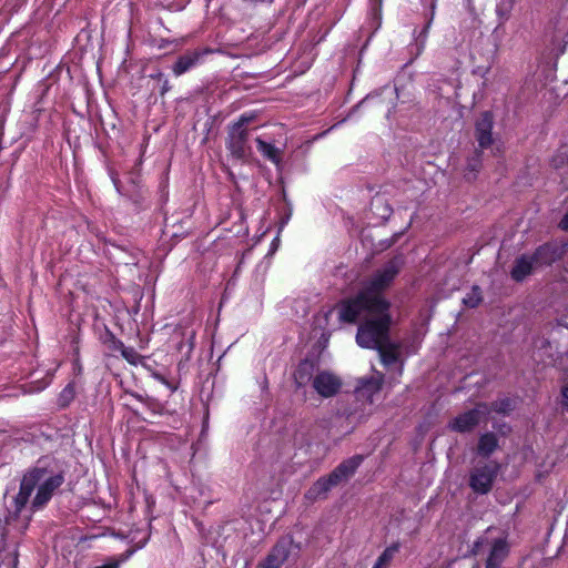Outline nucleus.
I'll return each instance as SVG.
<instances>
[{"mask_svg":"<svg viewBox=\"0 0 568 568\" xmlns=\"http://www.w3.org/2000/svg\"><path fill=\"white\" fill-rule=\"evenodd\" d=\"M63 483L64 476L62 473H54L39 466L29 469L23 475L19 493L13 499V511H9L3 521L0 519L1 534H6V526L16 520L30 504V514L24 518V523L20 527L21 530L26 529L31 515L43 509Z\"/></svg>","mask_w":568,"mask_h":568,"instance_id":"obj_2","label":"nucleus"},{"mask_svg":"<svg viewBox=\"0 0 568 568\" xmlns=\"http://www.w3.org/2000/svg\"><path fill=\"white\" fill-rule=\"evenodd\" d=\"M494 116L489 111L483 112L475 122V138L480 149L493 146L495 155L501 154L504 144L493 136Z\"/></svg>","mask_w":568,"mask_h":568,"instance_id":"obj_6","label":"nucleus"},{"mask_svg":"<svg viewBox=\"0 0 568 568\" xmlns=\"http://www.w3.org/2000/svg\"><path fill=\"white\" fill-rule=\"evenodd\" d=\"M498 446V438L494 433H485L478 440V454L485 457L491 455Z\"/></svg>","mask_w":568,"mask_h":568,"instance_id":"obj_18","label":"nucleus"},{"mask_svg":"<svg viewBox=\"0 0 568 568\" xmlns=\"http://www.w3.org/2000/svg\"><path fill=\"white\" fill-rule=\"evenodd\" d=\"M152 377L160 382L161 384L165 385L171 392H174L176 389V387L173 384H171L161 373L153 372Z\"/></svg>","mask_w":568,"mask_h":568,"instance_id":"obj_26","label":"nucleus"},{"mask_svg":"<svg viewBox=\"0 0 568 568\" xmlns=\"http://www.w3.org/2000/svg\"><path fill=\"white\" fill-rule=\"evenodd\" d=\"M403 265L400 257L396 256L386 262L369 278L363 282L359 292L336 305L341 323L353 324L361 317H369L376 311L389 308V302L383 292L390 286Z\"/></svg>","mask_w":568,"mask_h":568,"instance_id":"obj_1","label":"nucleus"},{"mask_svg":"<svg viewBox=\"0 0 568 568\" xmlns=\"http://www.w3.org/2000/svg\"><path fill=\"white\" fill-rule=\"evenodd\" d=\"M250 121L251 118L243 114L230 128L226 148L233 158L244 159L247 155L248 132L246 125Z\"/></svg>","mask_w":568,"mask_h":568,"instance_id":"obj_7","label":"nucleus"},{"mask_svg":"<svg viewBox=\"0 0 568 568\" xmlns=\"http://www.w3.org/2000/svg\"><path fill=\"white\" fill-rule=\"evenodd\" d=\"M487 551L486 568H500L508 556L507 538L494 528H488L474 544L473 552L480 555Z\"/></svg>","mask_w":568,"mask_h":568,"instance_id":"obj_4","label":"nucleus"},{"mask_svg":"<svg viewBox=\"0 0 568 568\" xmlns=\"http://www.w3.org/2000/svg\"><path fill=\"white\" fill-rule=\"evenodd\" d=\"M363 462V456H353L341 463L331 474L332 480L341 483L352 476Z\"/></svg>","mask_w":568,"mask_h":568,"instance_id":"obj_15","label":"nucleus"},{"mask_svg":"<svg viewBox=\"0 0 568 568\" xmlns=\"http://www.w3.org/2000/svg\"><path fill=\"white\" fill-rule=\"evenodd\" d=\"M481 302V292L479 287L474 286L471 292L468 293L464 298L463 303L468 307H476Z\"/></svg>","mask_w":568,"mask_h":568,"instance_id":"obj_21","label":"nucleus"},{"mask_svg":"<svg viewBox=\"0 0 568 568\" xmlns=\"http://www.w3.org/2000/svg\"><path fill=\"white\" fill-rule=\"evenodd\" d=\"M278 245H280V236L277 235L271 243V246H270V251H268V255H272L274 254L277 248H278Z\"/></svg>","mask_w":568,"mask_h":568,"instance_id":"obj_28","label":"nucleus"},{"mask_svg":"<svg viewBox=\"0 0 568 568\" xmlns=\"http://www.w3.org/2000/svg\"><path fill=\"white\" fill-rule=\"evenodd\" d=\"M498 474L497 465L476 466L469 476V486L477 494H487Z\"/></svg>","mask_w":568,"mask_h":568,"instance_id":"obj_10","label":"nucleus"},{"mask_svg":"<svg viewBox=\"0 0 568 568\" xmlns=\"http://www.w3.org/2000/svg\"><path fill=\"white\" fill-rule=\"evenodd\" d=\"M389 308L376 311L357 328L356 343L368 349H376L384 367L392 373L390 383H397L404 371L405 358L402 346L389 339Z\"/></svg>","mask_w":568,"mask_h":568,"instance_id":"obj_3","label":"nucleus"},{"mask_svg":"<svg viewBox=\"0 0 568 568\" xmlns=\"http://www.w3.org/2000/svg\"><path fill=\"white\" fill-rule=\"evenodd\" d=\"M537 266H536L532 254L531 255L523 254L515 261V264L511 268V277L517 282H521Z\"/></svg>","mask_w":568,"mask_h":568,"instance_id":"obj_14","label":"nucleus"},{"mask_svg":"<svg viewBox=\"0 0 568 568\" xmlns=\"http://www.w3.org/2000/svg\"><path fill=\"white\" fill-rule=\"evenodd\" d=\"M384 383V375L379 372H375V375L366 378H362L355 388V397L357 402H361L364 406L363 413L358 416V419L372 413V405L374 397L377 395Z\"/></svg>","mask_w":568,"mask_h":568,"instance_id":"obj_5","label":"nucleus"},{"mask_svg":"<svg viewBox=\"0 0 568 568\" xmlns=\"http://www.w3.org/2000/svg\"><path fill=\"white\" fill-rule=\"evenodd\" d=\"M148 538H145L142 542L136 545V547L128 549L125 552L121 554L119 557L109 558L103 565L95 566L93 568H120V565L125 562L131 556L138 550L143 548L146 545Z\"/></svg>","mask_w":568,"mask_h":568,"instance_id":"obj_19","label":"nucleus"},{"mask_svg":"<svg viewBox=\"0 0 568 568\" xmlns=\"http://www.w3.org/2000/svg\"><path fill=\"white\" fill-rule=\"evenodd\" d=\"M312 387L322 397H333L342 387V379L329 371H321L312 379Z\"/></svg>","mask_w":568,"mask_h":568,"instance_id":"obj_11","label":"nucleus"},{"mask_svg":"<svg viewBox=\"0 0 568 568\" xmlns=\"http://www.w3.org/2000/svg\"><path fill=\"white\" fill-rule=\"evenodd\" d=\"M195 333L192 331L187 337V355L193 351Z\"/></svg>","mask_w":568,"mask_h":568,"instance_id":"obj_29","label":"nucleus"},{"mask_svg":"<svg viewBox=\"0 0 568 568\" xmlns=\"http://www.w3.org/2000/svg\"><path fill=\"white\" fill-rule=\"evenodd\" d=\"M559 226L561 230L568 231V212L561 219Z\"/></svg>","mask_w":568,"mask_h":568,"instance_id":"obj_31","label":"nucleus"},{"mask_svg":"<svg viewBox=\"0 0 568 568\" xmlns=\"http://www.w3.org/2000/svg\"><path fill=\"white\" fill-rule=\"evenodd\" d=\"M256 148L257 151L268 161L274 163L277 168H280L282 162V151L276 148L274 144L265 142L261 138H256Z\"/></svg>","mask_w":568,"mask_h":568,"instance_id":"obj_17","label":"nucleus"},{"mask_svg":"<svg viewBox=\"0 0 568 568\" xmlns=\"http://www.w3.org/2000/svg\"><path fill=\"white\" fill-rule=\"evenodd\" d=\"M211 52L212 50L207 48L185 52L184 54L180 55L176 62L173 64V74L175 77L184 74L185 72L190 71L192 68L197 65L200 61Z\"/></svg>","mask_w":568,"mask_h":568,"instance_id":"obj_12","label":"nucleus"},{"mask_svg":"<svg viewBox=\"0 0 568 568\" xmlns=\"http://www.w3.org/2000/svg\"><path fill=\"white\" fill-rule=\"evenodd\" d=\"M263 1L264 2H268V3L273 2V0H263Z\"/></svg>","mask_w":568,"mask_h":568,"instance_id":"obj_36","label":"nucleus"},{"mask_svg":"<svg viewBox=\"0 0 568 568\" xmlns=\"http://www.w3.org/2000/svg\"><path fill=\"white\" fill-rule=\"evenodd\" d=\"M561 404L568 409V386H565L561 390Z\"/></svg>","mask_w":568,"mask_h":568,"instance_id":"obj_30","label":"nucleus"},{"mask_svg":"<svg viewBox=\"0 0 568 568\" xmlns=\"http://www.w3.org/2000/svg\"><path fill=\"white\" fill-rule=\"evenodd\" d=\"M308 365L307 364H302L300 365V367L297 368L296 373H295V381L297 383L298 386H301L303 384V381H304V369H306Z\"/></svg>","mask_w":568,"mask_h":568,"instance_id":"obj_27","label":"nucleus"},{"mask_svg":"<svg viewBox=\"0 0 568 568\" xmlns=\"http://www.w3.org/2000/svg\"><path fill=\"white\" fill-rule=\"evenodd\" d=\"M121 354L131 364H135L139 358V354L133 347H126L123 344H121Z\"/></svg>","mask_w":568,"mask_h":568,"instance_id":"obj_24","label":"nucleus"},{"mask_svg":"<svg viewBox=\"0 0 568 568\" xmlns=\"http://www.w3.org/2000/svg\"><path fill=\"white\" fill-rule=\"evenodd\" d=\"M337 484V480H332V474L322 477L306 491L305 498L311 501L323 498Z\"/></svg>","mask_w":568,"mask_h":568,"instance_id":"obj_16","label":"nucleus"},{"mask_svg":"<svg viewBox=\"0 0 568 568\" xmlns=\"http://www.w3.org/2000/svg\"><path fill=\"white\" fill-rule=\"evenodd\" d=\"M300 550L292 536H284L278 539L266 558L256 568H280L284 561Z\"/></svg>","mask_w":568,"mask_h":568,"instance_id":"obj_9","label":"nucleus"},{"mask_svg":"<svg viewBox=\"0 0 568 568\" xmlns=\"http://www.w3.org/2000/svg\"><path fill=\"white\" fill-rule=\"evenodd\" d=\"M467 10L473 11L474 10V0H464Z\"/></svg>","mask_w":568,"mask_h":568,"instance_id":"obj_33","label":"nucleus"},{"mask_svg":"<svg viewBox=\"0 0 568 568\" xmlns=\"http://www.w3.org/2000/svg\"><path fill=\"white\" fill-rule=\"evenodd\" d=\"M288 220H290V214H287L285 217L282 219L280 229H278V233L284 229V226L287 224Z\"/></svg>","mask_w":568,"mask_h":568,"instance_id":"obj_32","label":"nucleus"},{"mask_svg":"<svg viewBox=\"0 0 568 568\" xmlns=\"http://www.w3.org/2000/svg\"><path fill=\"white\" fill-rule=\"evenodd\" d=\"M489 413L490 408L487 404H478L473 409L464 412L453 418L449 422L448 427L457 433L471 432L480 423H486L488 420Z\"/></svg>","mask_w":568,"mask_h":568,"instance_id":"obj_8","label":"nucleus"},{"mask_svg":"<svg viewBox=\"0 0 568 568\" xmlns=\"http://www.w3.org/2000/svg\"><path fill=\"white\" fill-rule=\"evenodd\" d=\"M399 551V544L395 542L385 548V550L377 558L373 568H388L396 554Z\"/></svg>","mask_w":568,"mask_h":568,"instance_id":"obj_20","label":"nucleus"},{"mask_svg":"<svg viewBox=\"0 0 568 568\" xmlns=\"http://www.w3.org/2000/svg\"><path fill=\"white\" fill-rule=\"evenodd\" d=\"M75 395V389L72 383H69L59 395V405L67 406L73 399Z\"/></svg>","mask_w":568,"mask_h":568,"instance_id":"obj_22","label":"nucleus"},{"mask_svg":"<svg viewBox=\"0 0 568 568\" xmlns=\"http://www.w3.org/2000/svg\"><path fill=\"white\" fill-rule=\"evenodd\" d=\"M428 28H429V24H428V26H426V27H425V29L423 30V34H424V37H426V33H427V31H428Z\"/></svg>","mask_w":568,"mask_h":568,"instance_id":"obj_35","label":"nucleus"},{"mask_svg":"<svg viewBox=\"0 0 568 568\" xmlns=\"http://www.w3.org/2000/svg\"><path fill=\"white\" fill-rule=\"evenodd\" d=\"M510 8V4L499 3L496 7V13L501 20L505 21L509 18Z\"/></svg>","mask_w":568,"mask_h":568,"instance_id":"obj_25","label":"nucleus"},{"mask_svg":"<svg viewBox=\"0 0 568 568\" xmlns=\"http://www.w3.org/2000/svg\"><path fill=\"white\" fill-rule=\"evenodd\" d=\"M562 255V250L557 244L547 243L540 245L532 254L536 266H547L559 260Z\"/></svg>","mask_w":568,"mask_h":568,"instance_id":"obj_13","label":"nucleus"},{"mask_svg":"<svg viewBox=\"0 0 568 568\" xmlns=\"http://www.w3.org/2000/svg\"><path fill=\"white\" fill-rule=\"evenodd\" d=\"M112 181H113V184H114L115 189L119 191V180L113 176Z\"/></svg>","mask_w":568,"mask_h":568,"instance_id":"obj_34","label":"nucleus"},{"mask_svg":"<svg viewBox=\"0 0 568 568\" xmlns=\"http://www.w3.org/2000/svg\"><path fill=\"white\" fill-rule=\"evenodd\" d=\"M513 408V402L509 398L497 400L493 405V409L497 413H507Z\"/></svg>","mask_w":568,"mask_h":568,"instance_id":"obj_23","label":"nucleus"}]
</instances>
